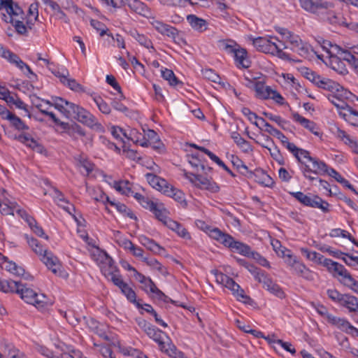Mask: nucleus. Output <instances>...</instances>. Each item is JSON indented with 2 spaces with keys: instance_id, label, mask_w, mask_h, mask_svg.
I'll use <instances>...</instances> for the list:
<instances>
[{
  "instance_id": "44",
  "label": "nucleus",
  "mask_w": 358,
  "mask_h": 358,
  "mask_svg": "<svg viewBox=\"0 0 358 358\" xmlns=\"http://www.w3.org/2000/svg\"><path fill=\"white\" fill-rule=\"evenodd\" d=\"M338 90L335 91L334 93H336L338 96H340L342 100H347L350 102H353L355 99L358 101V97L356 95H355L348 90L343 88V87H342L341 85L340 89Z\"/></svg>"
},
{
  "instance_id": "54",
  "label": "nucleus",
  "mask_w": 358,
  "mask_h": 358,
  "mask_svg": "<svg viewBox=\"0 0 358 358\" xmlns=\"http://www.w3.org/2000/svg\"><path fill=\"white\" fill-rule=\"evenodd\" d=\"M93 99L101 113L107 115L110 113V106L101 96H94Z\"/></svg>"
},
{
  "instance_id": "23",
  "label": "nucleus",
  "mask_w": 358,
  "mask_h": 358,
  "mask_svg": "<svg viewBox=\"0 0 358 358\" xmlns=\"http://www.w3.org/2000/svg\"><path fill=\"white\" fill-rule=\"evenodd\" d=\"M337 137L342 140L346 145H348L352 151L358 155V142L350 138V136L343 130L337 129Z\"/></svg>"
},
{
  "instance_id": "34",
  "label": "nucleus",
  "mask_w": 358,
  "mask_h": 358,
  "mask_svg": "<svg viewBox=\"0 0 358 358\" xmlns=\"http://www.w3.org/2000/svg\"><path fill=\"white\" fill-rule=\"evenodd\" d=\"M237 288L235 286H232L230 290L232 292L233 294L237 298V299L240 301L243 302L246 304H250L252 302L251 298L245 294L244 290L240 287L238 284L236 283Z\"/></svg>"
},
{
  "instance_id": "43",
  "label": "nucleus",
  "mask_w": 358,
  "mask_h": 358,
  "mask_svg": "<svg viewBox=\"0 0 358 358\" xmlns=\"http://www.w3.org/2000/svg\"><path fill=\"white\" fill-rule=\"evenodd\" d=\"M0 55L1 57L6 59L13 64H14L20 58L15 53L11 52L8 49L3 48L1 45H0Z\"/></svg>"
},
{
  "instance_id": "61",
  "label": "nucleus",
  "mask_w": 358,
  "mask_h": 358,
  "mask_svg": "<svg viewBox=\"0 0 358 358\" xmlns=\"http://www.w3.org/2000/svg\"><path fill=\"white\" fill-rule=\"evenodd\" d=\"M271 245L278 255H282V257L287 258V254H290V251L282 247L280 242L278 240L273 241Z\"/></svg>"
},
{
  "instance_id": "50",
  "label": "nucleus",
  "mask_w": 358,
  "mask_h": 358,
  "mask_svg": "<svg viewBox=\"0 0 358 358\" xmlns=\"http://www.w3.org/2000/svg\"><path fill=\"white\" fill-rule=\"evenodd\" d=\"M143 131L145 132L144 138H147V140L141 143L142 147H148L150 141L155 143L159 140L158 134L154 130L148 129L147 131Z\"/></svg>"
},
{
  "instance_id": "31",
  "label": "nucleus",
  "mask_w": 358,
  "mask_h": 358,
  "mask_svg": "<svg viewBox=\"0 0 358 358\" xmlns=\"http://www.w3.org/2000/svg\"><path fill=\"white\" fill-rule=\"evenodd\" d=\"M3 259L4 260L3 264L6 271L17 276L24 275V269L23 268L18 266L15 262L8 261L6 257H3Z\"/></svg>"
},
{
  "instance_id": "36",
  "label": "nucleus",
  "mask_w": 358,
  "mask_h": 358,
  "mask_svg": "<svg viewBox=\"0 0 358 358\" xmlns=\"http://www.w3.org/2000/svg\"><path fill=\"white\" fill-rule=\"evenodd\" d=\"M348 113L340 112L339 115L353 126L358 127V111L352 107L347 110Z\"/></svg>"
},
{
  "instance_id": "21",
  "label": "nucleus",
  "mask_w": 358,
  "mask_h": 358,
  "mask_svg": "<svg viewBox=\"0 0 358 358\" xmlns=\"http://www.w3.org/2000/svg\"><path fill=\"white\" fill-rule=\"evenodd\" d=\"M3 120H6L9 122L10 125L17 130H28L29 127L25 124V123L17 115L14 113H12L9 110L6 114L5 117H3Z\"/></svg>"
},
{
  "instance_id": "26",
  "label": "nucleus",
  "mask_w": 358,
  "mask_h": 358,
  "mask_svg": "<svg viewBox=\"0 0 358 358\" xmlns=\"http://www.w3.org/2000/svg\"><path fill=\"white\" fill-rule=\"evenodd\" d=\"M164 194L173 198L174 200L180 203L182 207H187V203L185 199L184 193L182 191L171 186L169 189L164 191Z\"/></svg>"
},
{
  "instance_id": "64",
  "label": "nucleus",
  "mask_w": 358,
  "mask_h": 358,
  "mask_svg": "<svg viewBox=\"0 0 358 358\" xmlns=\"http://www.w3.org/2000/svg\"><path fill=\"white\" fill-rule=\"evenodd\" d=\"M342 284L358 294V281L354 279L351 274L347 276V279L345 281H342Z\"/></svg>"
},
{
  "instance_id": "14",
  "label": "nucleus",
  "mask_w": 358,
  "mask_h": 358,
  "mask_svg": "<svg viewBox=\"0 0 358 358\" xmlns=\"http://www.w3.org/2000/svg\"><path fill=\"white\" fill-rule=\"evenodd\" d=\"M128 6L135 13L143 17L151 15V10L146 4L139 0H125Z\"/></svg>"
},
{
  "instance_id": "32",
  "label": "nucleus",
  "mask_w": 358,
  "mask_h": 358,
  "mask_svg": "<svg viewBox=\"0 0 358 358\" xmlns=\"http://www.w3.org/2000/svg\"><path fill=\"white\" fill-rule=\"evenodd\" d=\"M331 273L335 278L341 277L339 280L341 283L342 281H345L347 279L348 275H350L344 266L338 262H336L335 265L332 267Z\"/></svg>"
},
{
  "instance_id": "7",
  "label": "nucleus",
  "mask_w": 358,
  "mask_h": 358,
  "mask_svg": "<svg viewBox=\"0 0 358 358\" xmlns=\"http://www.w3.org/2000/svg\"><path fill=\"white\" fill-rule=\"evenodd\" d=\"M300 6L305 10L316 14L323 15L324 11L332 7V3L322 0H299Z\"/></svg>"
},
{
  "instance_id": "33",
  "label": "nucleus",
  "mask_w": 358,
  "mask_h": 358,
  "mask_svg": "<svg viewBox=\"0 0 358 358\" xmlns=\"http://www.w3.org/2000/svg\"><path fill=\"white\" fill-rule=\"evenodd\" d=\"M336 327L341 331L349 334H354L358 336V329L353 327L347 320L344 318H340L338 322H337Z\"/></svg>"
},
{
  "instance_id": "56",
  "label": "nucleus",
  "mask_w": 358,
  "mask_h": 358,
  "mask_svg": "<svg viewBox=\"0 0 358 358\" xmlns=\"http://www.w3.org/2000/svg\"><path fill=\"white\" fill-rule=\"evenodd\" d=\"M146 248L155 254L164 255L166 256V250L152 239L150 240Z\"/></svg>"
},
{
  "instance_id": "10",
  "label": "nucleus",
  "mask_w": 358,
  "mask_h": 358,
  "mask_svg": "<svg viewBox=\"0 0 358 358\" xmlns=\"http://www.w3.org/2000/svg\"><path fill=\"white\" fill-rule=\"evenodd\" d=\"M95 249L96 252L97 254H96L95 252H93L92 254L94 257H96L97 255V257L95 258V260L97 262L99 261L101 263L108 266V267L103 266L101 268V271L103 275L105 271H108V272H115L118 271L117 268L114 265L113 259L107 254L106 252L103 250H100V249L98 247H95Z\"/></svg>"
},
{
  "instance_id": "28",
  "label": "nucleus",
  "mask_w": 358,
  "mask_h": 358,
  "mask_svg": "<svg viewBox=\"0 0 358 358\" xmlns=\"http://www.w3.org/2000/svg\"><path fill=\"white\" fill-rule=\"evenodd\" d=\"M210 236L226 247L229 240H231V236L222 232L218 228H213L210 231Z\"/></svg>"
},
{
  "instance_id": "47",
  "label": "nucleus",
  "mask_w": 358,
  "mask_h": 358,
  "mask_svg": "<svg viewBox=\"0 0 358 358\" xmlns=\"http://www.w3.org/2000/svg\"><path fill=\"white\" fill-rule=\"evenodd\" d=\"M216 279L217 282H220V283L229 289L232 286H235L236 288L238 287L236 282L231 278L222 273L217 274Z\"/></svg>"
},
{
  "instance_id": "20",
  "label": "nucleus",
  "mask_w": 358,
  "mask_h": 358,
  "mask_svg": "<svg viewBox=\"0 0 358 358\" xmlns=\"http://www.w3.org/2000/svg\"><path fill=\"white\" fill-rule=\"evenodd\" d=\"M231 163L241 175L246 176L248 178H252L253 176L255 175L254 172L248 169V167L238 157L232 155Z\"/></svg>"
},
{
  "instance_id": "1",
  "label": "nucleus",
  "mask_w": 358,
  "mask_h": 358,
  "mask_svg": "<svg viewBox=\"0 0 358 358\" xmlns=\"http://www.w3.org/2000/svg\"><path fill=\"white\" fill-rule=\"evenodd\" d=\"M45 102L47 104L53 106L68 118L73 117L80 122L96 131H101L103 129L101 124L97 121L96 118L89 111L78 105L59 96L52 97V103L50 101H45Z\"/></svg>"
},
{
  "instance_id": "45",
  "label": "nucleus",
  "mask_w": 358,
  "mask_h": 358,
  "mask_svg": "<svg viewBox=\"0 0 358 358\" xmlns=\"http://www.w3.org/2000/svg\"><path fill=\"white\" fill-rule=\"evenodd\" d=\"M328 99L334 104L337 108L348 110L350 106L345 101L342 100L336 93L334 95H331Z\"/></svg>"
},
{
  "instance_id": "16",
  "label": "nucleus",
  "mask_w": 358,
  "mask_h": 358,
  "mask_svg": "<svg viewBox=\"0 0 358 358\" xmlns=\"http://www.w3.org/2000/svg\"><path fill=\"white\" fill-rule=\"evenodd\" d=\"M273 136L280 140L282 144L294 155L296 159L299 162H301V157L299 156V151H300L301 148L296 147L293 143L289 142L288 138L278 129L274 134Z\"/></svg>"
},
{
  "instance_id": "41",
  "label": "nucleus",
  "mask_w": 358,
  "mask_h": 358,
  "mask_svg": "<svg viewBox=\"0 0 358 358\" xmlns=\"http://www.w3.org/2000/svg\"><path fill=\"white\" fill-rule=\"evenodd\" d=\"M285 261L288 265L294 268L297 273H303L306 268L303 264L298 262L296 257H293L291 254H287Z\"/></svg>"
},
{
  "instance_id": "49",
  "label": "nucleus",
  "mask_w": 358,
  "mask_h": 358,
  "mask_svg": "<svg viewBox=\"0 0 358 358\" xmlns=\"http://www.w3.org/2000/svg\"><path fill=\"white\" fill-rule=\"evenodd\" d=\"M62 83L64 85H66L68 87H69L71 90L79 92H83L84 89L83 87L77 83V81L75 79L72 78H63L62 79Z\"/></svg>"
},
{
  "instance_id": "8",
  "label": "nucleus",
  "mask_w": 358,
  "mask_h": 358,
  "mask_svg": "<svg viewBox=\"0 0 358 358\" xmlns=\"http://www.w3.org/2000/svg\"><path fill=\"white\" fill-rule=\"evenodd\" d=\"M257 281L263 285V287L272 294L280 299H284L285 294L282 289L275 283L267 273H264L258 278Z\"/></svg>"
},
{
  "instance_id": "22",
  "label": "nucleus",
  "mask_w": 358,
  "mask_h": 358,
  "mask_svg": "<svg viewBox=\"0 0 358 358\" xmlns=\"http://www.w3.org/2000/svg\"><path fill=\"white\" fill-rule=\"evenodd\" d=\"M341 306L346 308L350 313L358 314V298L355 296L345 294Z\"/></svg>"
},
{
  "instance_id": "38",
  "label": "nucleus",
  "mask_w": 358,
  "mask_h": 358,
  "mask_svg": "<svg viewBox=\"0 0 358 358\" xmlns=\"http://www.w3.org/2000/svg\"><path fill=\"white\" fill-rule=\"evenodd\" d=\"M163 352L173 358H187L185 356L182 352L177 350L176 347L171 343V340L167 342Z\"/></svg>"
},
{
  "instance_id": "42",
  "label": "nucleus",
  "mask_w": 358,
  "mask_h": 358,
  "mask_svg": "<svg viewBox=\"0 0 358 358\" xmlns=\"http://www.w3.org/2000/svg\"><path fill=\"white\" fill-rule=\"evenodd\" d=\"M110 206L115 207L117 210L131 219L136 220V217L127 206L120 202H110Z\"/></svg>"
},
{
  "instance_id": "46",
  "label": "nucleus",
  "mask_w": 358,
  "mask_h": 358,
  "mask_svg": "<svg viewBox=\"0 0 358 358\" xmlns=\"http://www.w3.org/2000/svg\"><path fill=\"white\" fill-rule=\"evenodd\" d=\"M35 301H34L33 304L37 308H43L48 306L52 305V303L48 300L47 296L43 294H36V297H34Z\"/></svg>"
},
{
  "instance_id": "17",
  "label": "nucleus",
  "mask_w": 358,
  "mask_h": 358,
  "mask_svg": "<svg viewBox=\"0 0 358 358\" xmlns=\"http://www.w3.org/2000/svg\"><path fill=\"white\" fill-rule=\"evenodd\" d=\"M292 117L296 122L300 123L303 127L308 129L315 136H319L320 135V133L317 131V124L314 122L302 117L296 112L292 113Z\"/></svg>"
},
{
  "instance_id": "4",
  "label": "nucleus",
  "mask_w": 358,
  "mask_h": 358,
  "mask_svg": "<svg viewBox=\"0 0 358 358\" xmlns=\"http://www.w3.org/2000/svg\"><path fill=\"white\" fill-rule=\"evenodd\" d=\"M289 194L305 206L319 208L324 213L330 211V204L317 195L305 194L302 192H289Z\"/></svg>"
},
{
  "instance_id": "3",
  "label": "nucleus",
  "mask_w": 358,
  "mask_h": 358,
  "mask_svg": "<svg viewBox=\"0 0 358 358\" xmlns=\"http://www.w3.org/2000/svg\"><path fill=\"white\" fill-rule=\"evenodd\" d=\"M8 5L6 6L7 14L2 13L1 19L7 23H11L19 34L26 35L27 34V27L23 22L24 20L23 10L13 0H8Z\"/></svg>"
},
{
  "instance_id": "18",
  "label": "nucleus",
  "mask_w": 358,
  "mask_h": 358,
  "mask_svg": "<svg viewBox=\"0 0 358 358\" xmlns=\"http://www.w3.org/2000/svg\"><path fill=\"white\" fill-rule=\"evenodd\" d=\"M234 57L238 68L248 69L250 66L251 62L248 57V52L245 48L240 47Z\"/></svg>"
},
{
  "instance_id": "30",
  "label": "nucleus",
  "mask_w": 358,
  "mask_h": 358,
  "mask_svg": "<svg viewBox=\"0 0 358 358\" xmlns=\"http://www.w3.org/2000/svg\"><path fill=\"white\" fill-rule=\"evenodd\" d=\"M155 215V217L160 222H162L164 224L166 223V220H169V211L164 207L162 203L156 204L155 206V209L151 211Z\"/></svg>"
},
{
  "instance_id": "59",
  "label": "nucleus",
  "mask_w": 358,
  "mask_h": 358,
  "mask_svg": "<svg viewBox=\"0 0 358 358\" xmlns=\"http://www.w3.org/2000/svg\"><path fill=\"white\" fill-rule=\"evenodd\" d=\"M129 184V181L115 182L114 187L122 194L128 195L131 191V188L128 186Z\"/></svg>"
},
{
  "instance_id": "13",
  "label": "nucleus",
  "mask_w": 358,
  "mask_h": 358,
  "mask_svg": "<svg viewBox=\"0 0 358 358\" xmlns=\"http://www.w3.org/2000/svg\"><path fill=\"white\" fill-rule=\"evenodd\" d=\"M14 292L20 294L21 299L27 303L32 305L34 301H35L34 297H36V292L30 288L26 287L25 285L20 282H17Z\"/></svg>"
},
{
  "instance_id": "52",
  "label": "nucleus",
  "mask_w": 358,
  "mask_h": 358,
  "mask_svg": "<svg viewBox=\"0 0 358 358\" xmlns=\"http://www.w3.org/2000/svg\"><path fill=\"white\" fill-rule=\"evenodd\" d=\"M143 310L147 313H150L154 317L155 322L164 328L168 327V324L161 319V317L159 316L157 313L154 310L151 305L147 303L145 304V308H143Z\"/></svg>"
},
{
  "instance_id": "55",
  "label": "nucleus",
  "mask_w": 358,
  "mask_h": 358,
  "mask_svg": "<svg viewBox=\"0 0 358 358\" xmlns=\"http://www.w3.org/2000/svg\"><path fill=\"white\" fill-rule=\"evenodd\" d=\"M76 159L78 162V165L85 169L87 175L92 172L94 165L90 161L80 155Z\"/></svg>"
},
{
  "instance_id": "11",
  "label": "nucleus",
  "mask_w": 358,
  "mask_h": 358,
  "mask_svg": "<svg viewBox=\"0 0 358 358\" xmlns=\"http://www.w3.org/2000/svg\"><path fill=\"white\" fill-rule=\"evenodd\" d=\"M253 45L256 49L266 54L273 53L277 48V44L265 37H257L253 39Z\"/></svg>"
},
{
  "instance_id": "40",
  "label": "nucleus",
  "mask_w": 358,
  "mask_h": 358,
  "mask_svg": "<svg viewBox=\"0 0 358 358\" xmlns=\"http://www.w3.org/2000/svg\"><path fill=\"white\" fill-rule=\"evenodd\" d=\"M104 275L120 289L125 283L119 273V271L115 272L105 271Z\"/></svg>"
},
{
  "instance_id": "53",
  "label": "nucleus",
  "mask_w": 358,
  "mask_h": 358,
  "mask_svg": "<svg viewBox=\"0 0 358 358\" xmlns=\"http://www.w3.org/2000/svg\"><path fill=\"white\" fill-rule=\"evenodd\" d=\"M122 293L125 295L130 302H136V294L131 287L127 283H124L121 287Z\"/></svg>"
},
{
  "instance_id": "60",
  "label": "nucleus",
  "mask_w": 358,
  "mask_h": 358,
  "mask_svg": "<svg viewBox=\"0 0 358 358\" xmlns=\"http://www.w3.org/2000/svg\"><path fill=\"white\" fill-rule=\"evenodd\" d=\"M14 64L22 71L25 69L27 72H24V74L27 78L31 79V76L36 77V75L34 73L29 66L24 63L20 58H19Z\"/></svg>"
},
{
  "instance_id": "57",
  "label": "nucleus",
  "mask_w": 358,
  "mask_h": 358,
  "mask_svg": "<svg viewBox=\"0 0 358 358\" xmlns=\"http://www.w3.org/2000/svg\"><path fill=\"white\" fill-rule=\"evenodd\" d=\"M301 252L303 255L306 256V257L311 261L318 263L320 257H321V254L317 253L315 251H310L308 248H301L300 249Z\"/></svg>"
},
{
  "instance_id": "24",
  "label": "nucleus",
  "mask_w": 358,
  "mask_h": 358,
  "mask_svg": "<svg viewBox=\"0 0 358 358\" xmlns=\"http://www.w3.org/2000/svg\"><path fill=\"white\" fill-rule=\"evenodd\" d=\"M231 137L234 143L243 150L245 153H248L252 151V148L250 143L241 137L239 133L234 131L231 134Z\"/></svg>"
},
{
  "instance_id": "29",
  "label": "nucleus",
  "mask_w": 358,
  "mask_h": 358,
  "mask_svg": "<svg viewBox=\"0 0 358 358\" xmlns=\"http://www.w3.org/2000/svg\"><path fill=\"white\" fill-rule=\"evenodd\" d=\"M66 125L65 127H62V129L64 130L66 133H67L69 136L72 137H75L76 134H78L80 136H85V131L84 129L78 124L73 122L69 124L66 122Z\"/></svg>"
},
{
  "instance_id": "37",
  "label": "nucleus",
  "mask_w": 358,
  "mask_h": 358,
  "mask_svg": "<svg viewBox=\"0 0 358 358\" xmlns=\"http://www.w3.org/2000/svg\"><path fill=\"white\" fill-rule=\"evenodd\" d=\"M163 352L173 358H187L185 356L182 352L177 350L176 347L171 343V340L167 342Z\"/></svg>"
},
{
  "instance_id": "15",
  "label": "nucleus",
  "mask_w": 358,
  "mask_h": 358,
  "mask_svg": "<svg viewBox=\"0 0 358 358\" xmlns=\"http://www.w3.org/2000/svg\"><path fill=\"white\" fill-rule=\"evenodd\" d=\"M226 247L229 248L231 250H235L239 254L246 257H250L252 252L251 248L249 245L236 241L232 236H231V240H229Z\"/></svg>"
},
{
  "instance_id": "35",
  "label": "nucleus",
  "mask_w": 358,
  "mask_h": 358,
  "mask_svg": "<svg viewBox=\"0 0 358 358\" xmlns=\"http://www.w3.org/2000/svg\"><path fill=\"white\" fill-rule=\"evenodd\" d=\"M131 36L135 38L141 45L147 48H154L152 45V41L148 38V37L143 34H140L135 29H131L129 31Z\"/></svg>"
},
{
  "instance_id": "6",
  "label": "nucleus",
  "mask_w": 358,
  "mask_h": 358,
  "mask_svg": "<svg viewBox=\"0 0 358 358\" xmlns=\"http://www.w3.org/2000/svg\"><path fill=\"white\" fill-rule=\"evenodd\" d=\"M183 176L195 187L199 189H206L213 193L217 192L220 189V187L216 182L211 181L201 175L192 173L183 170Z\"/></svg>"
},
{
  "instance_id": "39",
  "label": "nucleus",
  "mask_w": 358,
  "mask_h": 358,
  "mask_svg": "<svg viewBox=\"0 0 358 358\" xmlns=\"http://www.w3.org/2000/svg\"><path fill=\"white\" fill-rule=\"evenodd\" d=\"M267 140L268 141L270 140V141H273L272 139L269 136H267ZM272 143L273 145V148H269L267 145H262V146L264 148H266L269 151L270 155L273 159H275L279 164L283 165L285 164L283 157L281 155L280 151L278 149V148L275 145H274L273 142H272Z\"/></svg>"
},
{
  "instance_id": "9",
  "label": "nucleus",
  "mask_w": 358,
  "mask_h": 358,
  "mask_svg": "<svg viewBox=\"0 0 358 358\" xmlns=\"http://www.w3.org/2000/svg\"><path fill=\"white\" fill-rule=\"evenodd\" d=\"M145 333L159 345V349L164 351V348L167 342L170 341V338L167 336L166 334L163 331L155 327L151 324L145 331Z\"/></svg>"
},
{
  "instance_id": "27",
  "label": "nucleus",
  "mask_w": 358,
  "mask_h": 358,
  "mask_svg": "<svg viewBox=\"0 0 358 358\" xmlns=\"http://www.w3.org/2000/svg\"><path fill=\"white\" fill-rule=\"evenodd\" d=\"M187 20L194 29L199 31H203L207 28L206 21L202 18L198 17L194 15H187Z\"/></svg>"
},
{
  "instance_id": "2",
  "label": "nucleus",
  "mask_w": 358,
  "mask_h": 358,
  "mask_svg": "<svg viewBox=\"0 0 358 358\" xmlns=\"http://www.w3.org/2000/svg\"><path fill=\"white\" fill-rule=\"evenodd\" d=\"M25 238L32 250L36 255L40 256L41 260L45 264L48 269L58 276L65 277L67 275V274L63 271L61 262L57 257H56L52 252L43 248L35 238L29 237L26 234Z\"/></svg>"
},
{
  "instance_id": "58",
  "label": "nucleus",
  "mask_w": 358,
  "mask_h": 358,
  "mask_svg": "<svg viewBox=\"0 0 358 358\" xmlns=\"http://www.w3.org/2000/svg\"><path fill=\"white\" fill-rule=\"evenodd\" d=\"M188 162L192 167L196 169L197 171H199V168L202 171H206V167L204 164H203L201 162V160L199 159L198 155H192L191 156H189ZM205 173H206V172Z\"/></svg>"
},
{
  "instance_id": "51",
  "label": "nucleus",
  "mask_w": 358,
  "mask_h": 358,
  "mask_svg": "<svg viewBox=\"0 0 358 358\" xmlns=\"http://www.w3.org/2000/svg\"><path fill=\"white\" fill-rule=\"evenodd\" d=\"M265 339L268 340L269 343H274L280 345L281 348L285 349L286 351L290 352L292 355H294L296 353V350L294 348L292 347V345L289 342H285L282 340L278 339V340H272L268 338L264 337Z\"/></svg>"
},
{
  "instance_id": "62",
  "label": "nucleus",
  "mask_w": 358,
  "mask_h": 358,
  "mask_svg": "<svg viewBox=\"0 0 358 358\" xmlns=\"http://www.w3.org/2000/svg\"><path fill=\"white\" fill-rule=\"evenodd\" d=\"M327 294L329 299L332 301L338 303L340 305L344 298L345 294H341L334 289H329L327 291Z\"/></svg>"
},
{
  "instance_id": "25",
  "label": "nucleus",
  "mask_w": 358,
  "mask_h": 358,
  "mask_svg": "<svg viewBox=\"0 0 358 358\" xmlns=\"http://www.w3.org/2000/svg\"><path fill=\"white\" fill-rule=\"evenodd\" d=\"M331 68L340 75L345 76L348 73L345 63L341 60V57H332L329 60Z\"/></svg>"
},
{
  "instance_id": "12",
  "label": "nucleus",
  "mask_w": 358,
  "mask_h": 358,
  "mask_svg": "<svg viewBox=\"0 0 358 358\" xmlns=\"http://www.w3.org/2000/svg\"><path fill=\"white\" fill-rule=\"evenodd\" d=\"M16 138L38 153L43 154L46 151L44 146L31 138L29 134H22Z\"/></svg>"
},
{
  "instance_id": "63",
  "label": "nucleus",
  "mask_w": 358,
  "mask_h": 358,
  "mask_svg": "<svg viewBox=\"0 0 358 358\" xmlns=\"http://www.w3.org/2000/svg\"><path fill=\"white\" fill-rule=\"evenodd\" d=\"M301 72L306 78L314 84H315L317 80L319 78V75L308 68H302Z\"/></svg>"
},
{
  "instance_id": "5",
  "label": "nucleus",
  "mask_w": 358,
  "mask_h": 358,
  "mask_svg": "<svg viewBox=\"0 0 358 358\" xmlns=\"http://www.w3.org/2000/svg\"><path fill=\"white\" fill-rule=\"evenodd\" d=\"M299 156L301 157V164L305 165V172H313L317 175L326 174L329 167L326 163L312 157L308 150L300 149Z\"/></svg>"
},
{
  "instance_id": "19",
  "label": "nucleus",
  "mask_w": 358,
  "mask_h": 358,
  "mask_svg": "<svg viewBox=\"0 0 358 358\" xmlns=\"http://www.w3.org/2000/svg\"><path fill=\"white\" fill-rule=\"evenodd\" d=\"M315 85L320 88L334 93L335 91H338V89H340L341 87V85L338 83L331 79L321 77L320 76H319V78L317 80Z\"/></svg>"
},
{
  "instance_id": "48",
  "label": "nucleus",
  "mask_w": 358,
  "mask_h": 358,
  "mask_svg": "<svg viewBox=\"0 0 358 358\" xmlns=\"http://www.w3.org/2000/svg\"><path fill=\"white\" fill-rule=\"evenodd\" d=\"M17 281L15 280H0V290L3 292H14L16 288Z\"/></svg>"
}]
</instances>
